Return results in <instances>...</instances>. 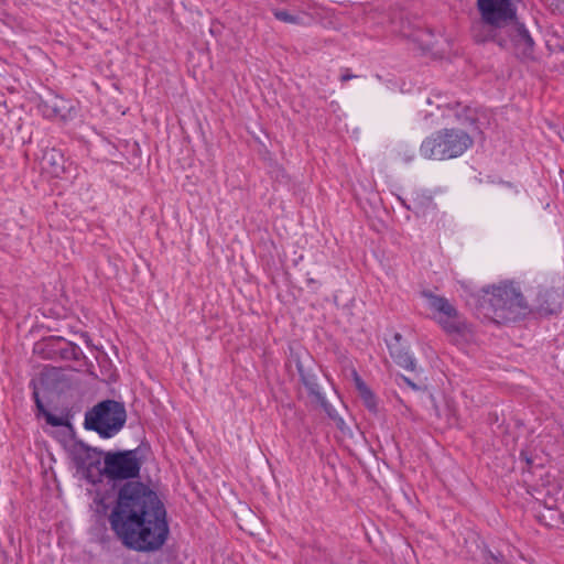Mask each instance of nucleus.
Returning a JSON list of instances; mask_svg holds the SVG:
<instances>
[{
    "label": "nucleus",
    "mask_w": 564,
    "mask_h": 564,
    "mask_svg": "<svg viewBox=\"0 0 564 564\" xmlns=\"http://www.w3.org/2000/svg\"><path fill=\"white\" fill-rule=\"evenodd\" d=\"M43 111L45 116L62 121L73 119L76 115V108L73 102L59 96H54L44 101Z\"/></svg>",
    "instance_id": "nucleus-8"
},
{
    "label": "nucleus",
    "mask_w": 564,
    "mask_h": 564,
    "mask_svg": "<svg viewBox=\"0 0 564 564\" xmlns=\"http://www.w3.org/2000/svg\"><path fill=\"white\" fill-rule=\"evenodd\" d=\"M40 165L43 173L52 177H59L65 170V159L58 150L48 149L44 151Z\"/></svg>",
    "instance_id": "nucleus-11"
},
{
    "label": "nucleus",
    "mask_w": 564,
    "mask_h": 564,
    "mask_svg": "<svg viewBox=\"0 0 564 564\" xmlns=\"http://www.w3.org/2000/svg\"><path fill=\"white\" fill-rule=\"evenodd\" d=\"M426 307L432 312L433 319L447 333H459L465 323L456 307L444 296L430 292L423 293Z\"/></svg>",
    "instance_id": "nucleus-6"
},
{
    "label": "nucleus",
    "mask_w": 564,
    "mask_h": 564,
    "mask_svg": "<svg viewBox=\"0 0 564 564\" xmlns=\"http://www.w3.org/2000/svg\"><path fill=\"white\" fill-rule=\"evenodd\" d=\"M140 464L133 452L107 454L105 457L104 473L112 479H126L135 477Z\"/></svg>",
    "instance_id": "nucleus-7"
},
{
    "label": "nucleus",
    "mask_w": 564,
    "mask_h": 564,
    "mask_svg": "<svg viewBox=\"0 0 564 564\" xmlns=\"http://www.w3.org/2000/svg\"><path fill=\"white\" fill-rule=\"evenodd\" d=\"M502 36L510 37V41L520 48L523 54H527L533 45V40L528 30L517 21V18L503 30ZM506 40L508 41V39ZM507 45L508 43L505 46Z\"/></svg>",
    "instance_id": "nucleus-10"
},
{
    "label": "nucleus",
    "mask_w": 564,
    "mask_h": 564,
    "mask_svg": "<svg viewBox=\"0 0 564 564\" xmlns=\"http://www.w3.org/2000/svg\"><path fill=\"white\" fill-rule=\"evenodd\" d=\"M481 21L473 26L476 42H497L500 46L507 44L502 36L503 30L517 18L516 7L511 0H477Z\"/></svg>",
    "instance_id": "nucleus-2"
},
{
    "label": "nucleus",
    "mask_w": 564,
    "mask_h": 564,
    "mask_svg": "<svg viewBox=\"0 0 564 564\" xmlns=\"http://www.w3.org/2000/svg\"><path fill=\"white\" fill-rule=\"evenodd\" d=\"M399 364L406 369L413 370L415 368V361L408 355L399 357Z\"/></svg>",
    "instance_id": "nucleus-16"
},
{
    "label": "nucleus",
    "mask_w": 564,
    "mask_h": 564,
    "mask_svg": "<svg viewBox=\"0 0 564 564\" xmlns=\"http://www.w3.org/2000/svg\"><path fill=\"white\" fill-rule=\"evenodd\" d=\"M473 143L471 138L462 130L444 129L426 138L420 152L430 160H445L462 155Z\"/></svg>",
    "instance_id": "nucleus-3"
},
{
    "label": "nucleus",
    "mask_w": 564,
    "mask_h": 564,
    "mask_svg": "<svg viewBox=\"0 0 564 564\" xmlns=\"http://www.w3.org/2000/svg\"><path fill=\"white\" fill-rule=\"evenodd\" d=\"M356 76L351 73H345L340 76V80L341 82H346V80H349L351 78H355Z\"/></svg>",
    "instance_id": "nucleus-18"
},
{
    "label": "nucleus",
    "mask_w": 564,
    "mask_h": 564,
    "mask_svg": "<svg viewBox=\"0 0 564 564\" xmlns=\"http://www.w3.org/2000/svg\"><path fill=\"white\" fill-rule=\"evenodd\" d=\"M481 306H489L499 317L520 313L527 308L525 300L520 289L513 282H503L482 290Z\"/></svg>",
    "instance_id": "nucleus-5"
},
{
    "label": "nucleus",
    "mask_w": 564,
    "mask_h": 564,
    "mask_svg": "<svg viewBox=\"0 0 564 564\" xmlns=\"http://www.w3.org/2000/svg\"><path fill=\"white\" fill-rule=\"evenodd\" d=\"M121 542L135 551H155L166 541V512L159 497L139 482L124 485L109 516Z\"/></svg>",
    "instance_id": "nucleus-1"
},
{
    "label": "nucleus",
    "mask_w": 564,
    "mask_h": 564,
    "mask_svg": "<svg viewBox=\"0 0 564 564\" xmlns=\"http://www.w3.org/2000/svg\"><path fill=\"white\" fill-rule=\"evenodd\" d=\"M73 458L78 469L86 471L94 477V469L100 473V454L83 445H76L73 451Z\"/></svg>",
    "instance_id": "nucleus-9"
},
{
    "label": "nucleus",
    "mask_w": 564,
    "mask_h": 564,
    "mask_svg": "<svg viewBox=\"0 0 564 564\" xmlns=\"http://www.w3.org/2000/svg\"><path fill=\"white\" fill-rule=\"evenodd\" d=\"M274 17L285 23L291 24H304L305 23V17L299 15V14H292L284 10H276L274 11Z\"/></svg>",
    "instance_id": "nucleus-13"
},
{
    "label": "nucleus",
    "mask_w": 564,
    "mask_h": 564,
    "mask_svg": "<svg viewBox=\"0 0 564 564\" xmlns=\"http://www.w3.org/2000/svg\"><path fill=\"white\" fill-rule=\"evenodd\" d=\"M126 410L116 401H104L94 406L85 416V426L101 437L116 435L126 423Z\"/></svg>",
    "instance_id": "nucleus-4"
},
{
    "label": "nucleus",
    "mask_w": 564,
    "mask_h": 564,
    "mask_svg": "<svg viewBox=\"0 0 564 564\" xmlns=\"http://www.w3.org/2000/svg\"><path fill=\"white\" fill-rule=\"evenodd\" d=\"M34 400H35V403H36V406L37 409L45 415L46 417V422L48 424H51L52 426H61L63 425V420L59 419V417H56L54 415H52L51 413L46 412L40 398H39V393L37 392H34Z\"/></svg>",
    "instance_id": "nucleus-14"
},
{
    "label": "nucleus",
    "mask_w": 564,
    "mask_h": 564,
    "mask_svg": "<svg viewBox=\"0 0 564 564\" xmlns=\"http://www.w3.org/2000/svg\"><path fill=\"white\" fill-rule=\"evenodd\" d=\"M350 378L355 383V388L358 392L359 398L361 399L364 405L373 413L378 412V401L375 393L367 386V383L360 378L357 370L355 368L349 369Z\"/></svg>",
    "instance_id": "nucleus-12"
},
{
    "label": "nucleus",
    "mask_w": 564,
    "mask_h": 564,
    "mask_svg": "<svg viewBox=\"0 0 564 564\" xmlns=\"http://www.w3.org/2000/svg\"><path fill=\"white\" fill-rule=\"evenodd\" d=\"M94 502H95L96 512L101 513V514L107 512L108 503L106 502L105 497H96Z\"/></svg>",
    "instance_id": "nucleus-15"
},
{
    "label": "nucleus",
    "mask_w": 564,
    "mask_h": 564,
    "mask_svg": "<svg viewBox=\"0 0 564 564\" xmlns=\"http://www.w3.org/2000/svg\"><path fill=\"white\" fill-rule=\"evenodd\" d=\"M308 390H310V393L313 394L318 401H323V395L322 393L319 392V389H318V386L316 383H306Z\"/></svg>",
    "instance_id": "nucleus-17"
}]
</instances>
